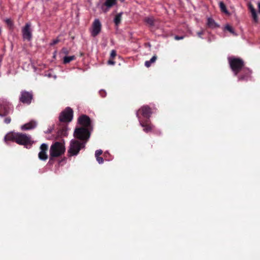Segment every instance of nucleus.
<instances>
[{"label": "nucleus", "instance_id": "nucleus-18", "mask_svg": "<svg viewBox=\"0 0 260 260\" xmlns=\"http://www.w3.org/2000/svg\"><path fill=\"white\" fill-rule=\"evenodd\" d=\"M249 8V9H250V11L251 13V15H252L253 20H254V21L255 22H257L258 18L257 16V14H256L255 10L251 5H250Z\"/></svg>", "mask_w": 260, "mask_h": 260}, {"label": "nucleus", "instance_id": "nucleus-3", "mask_svg": "<svg viewBox=\"0 0 260 260\" xmlns=\"http://www.w3.org/2000/svg\"><path fill=\"white\" fill-rule=\"evenodd\" d=\"M151 111L150 108L147 106H143L140 109L137 113V116L139 120V122L142 126L144 127V131L146 132L150 131L152 127L147 125L143 121V118H149L151 115Z\"/></svg>", "mask_w": 260, "mask_h": 260}, {"label": "nucleus", "instance_id": "nucleus-33", "mask_svg": "<svg viewBox=\"0 0 260 260\" xmlns=\"http://www.w3.org/2000/svg\"><path fill=\"white\" fill-rule=\"evenodd\" d=\"M114 61H112V60H109L108 61V64H112V65H113L114 64Z\"/></svg>", "mask_w": 260, "mask_h": 260}, {"label": "nucleus", "instance_id": "nucleus-1", "mask_svg": "<svg viewBox=\"0 0 260 260\" xmlns=\"http://www.w3.org/2000/svg\"><path fill=\"white\" fill-rule=\"evenodd\" d=\"M78 123L83 127L75 129L74 133V137L81 140H88L90 137V134L88 130L90 124V118L87 116L83 115L79 118Z\"/></svg>", "mask_w": 260, "mask_h": 260}, {"label": "nucleus", "instance_id": "nucleus-2", "mask_svg": "<svg viewBox=\"0 0 260 260\" xmlns=\"http://www.w3.org/2000/svg\"><path fill=\"white\" fill-rule=\"evenodd\" d=\"M5 141H12L16 142L19 144L23 145H30L31 144V141L29 136L20 133H8L5 136Z\"/></svg>", "mask_w": 260, "mask_h": 260}, {"label": "nucleus", "instance_id": "nucleus-5", "mask_svg": "<svg viewBox=\"0 0 260 260\" xmlns=\"http://www.w3.org/2000/svg\"><path fill=\"white\" fill-rule=\"evenodd\" d=\"M83 142H81L76 140H72L70 143V146L69 150V153L72 155H77L80 150L84 147L87 141L86 139L82 140Z\"/></svg>", "mask_w": 260, "mask_h": 260}, {"label": "nucleus", "instance_id": "nucleus-21", "mask_svg": "<svg viewBox=\"0 0 260 260\" xmlns=\"http://www.w3.org/2000/svg\"><path fill=\"white\" fill-rule=\"evenodd\" d=\"M75 58V56L74 55L70 56H65L63 58V63H68L70 61L74 60Z\"/></svg>", "mask_w": 260, "mask_h": 260}, {"label": "nucleus", "instance_id": "nucleus-24", "mask_svg": "<svg viewBox=\"0 0 260 260\" xmlns=\"http://www.w3.org/2000/svg\"><path fill=\"white\" fill-rule=\"evenodd\" d=\"M225 28L228 30V31H229L230 32H232V33H234V30H233V28L229 25H226L225 26Z\"/></svg>", "mask_w": 260, "mask_h": 260}, {"label": "nucleus", "instance_id": "nucleus-36", "mask_svg": "<svg viewBox=\"0 0 260 260\" xmlns=\"http://www.w3.org/2000/svg\"><path fill=\"white\" fill-rule=\"evenodd\" d=\"M120 1H121V2H123V1H124V0H120Z\"/></svg>", "mask_w": 260, "mask_h": 260}, {"label": "nucleus", "instance_id": "nucleus-22", "mask_svg": "<svg viewBox=\"0 0 260 260\" xmlns=\"http://www.w3.org/2000/svg\"><path fill=\"white\" fill-rule=\"evenodd\" d=\"M156 59V57L155 56H153L150 60H148L145 61V65L147 67H149L151 66L152 63H153L155 61Z\"/></svg>", "mask_w": 260, "mask_h": 260}, {"label": "nucleus", "instance_id": "nucleus-14", "mask_svg": "<svg viewBox=\"0 0 260 260\" xmlns=\"http://www.w3.org/2000/svg\"><path fill=\"white\" fill-rule=\"evenodd\" d=\"M37 126V123L35 121H31L21 126L22 130H29L35 128Z\"/></svg>", "mask_w": 260, "mask_h": 260}, {"label": "nucleus", "instance_id": "nucleus-15", "mask_svg": "<svg viewBox=\"0 0 260 260\" xmlns=\"http://www.w3.org/2000/svg\"><path fill=\"white\" fill-rule=\"evenodd\" d=\"M207 24L208 26L211 28H215L219 27V25L215 22L213 19L211 18H208Z\"/></svg>", "mask_w": 260, "mask_h": 260}, {"label": "nucleus", "instance_id": "nucleus-34", "mask_svg": "<svg viewBox=\"0 0 260 260\" xmlns=\"http://www.w3.org/2000/svg\"><path fill=\"white\" fill-rule=\"evenodd\" d=\"M258 11L260 13V3L258 4Z\"/></svg>", "mask_w": 260, "mask_h": 260}, {"label": "nucleus", "instance_id": "nucleus-32", "mask_svg": "<svg viewBox=\"0 0 260 260\" xmlns=\"http://www.w3.org/2000/svg\"><path fill=\"white\" fill-rule=\"evenodd\" d=\"M175 39L177 40H181V39H183V37H179L178 36H176L175 37Z\"/></svg>", "mask_w": 260, "mask_h": 260}, {"label": "nucleus", "instance_id": "nucleus-23", "mask_svg": "<svg viewBox=\"0 0 260 260\" xmlns=\"http://www.w3.org/2000/svg\"><path fill=\"white\" fill-rule=\"evenodd\" d=\"M145 22L150 26H152L154 23V19L153 17H147L145 18Z\"/></svg>", "mask_w": 260, "mask_h": 260}, {"label": "nucleus", "instance_id": "nucleus-29", "mask_svg": "<svg viewBox=\"0 0 260 260\" xmlns=\"http://www.w3.org/2000/svg\"><path fill=\"white\" fill-rule=\"evenodd\" d=\"M11 122V118L9 117H7L5 119V122L7 124Z\"/></svg>", "mask_w": 260, "mask_h": 260}, {"label": "nucleus", "instance_id": "nucleus-12", "mask_svg": "<svg viewBox=\"0 0 260 260\" xmlns=\"http://www.w3.org/2000/svg\"><path fill=\"white\" fill-rule=\"evenodd\" d=\"M30 27V25L29 23H27L22 29L23 38L25 40H30L31 38Z\"/></svg>", "mask_w": 260, "mask_h": 260}, {"label": "nucleus", "instance_id": "nucleus-28", "mask_svg": "<svg viewBox=\"0 0 260 260\" xmlns=\"http://www.w3.org/2000/svg\"><path fill=\"white\" fill-rule=\"evenodd\" d=\"M110 55L112 58H114L116 55V51L114 50H112L111 52Z\"/></svg>", "mask_w": 260, "mask_h": 260}, {"label": "nucleus", "instance_id": "nucleus-30", "mask_svg": "<svg viewBox=\"0 0 260 260\" xmlns=\"http://www.w3.org/2000/svg\"><path fill=\"white\" fill-rule=\"evenodd\" d=\"M62 52L65 54H68L69 53V51L66 48H63L62 49Z\"/></svg>", "mask_w": 260, "mask_h": 260}, {"label": "nucleus", "instance_id": "nucleus-8", "mask_svg": "<svg viewBox=\"0 0 260 260\" xmlns=\"http://www.w3.org/2000/svg\"><path fill=\"white\" fill-rule=\"evenodd\" d=\"M73 118V111L70 108H67L63 111L59 116V119L62 122H70Z\"/></svg>", "mask_w": 260, "mask_h": 260}, {"label": "nucleus", "instance_id": "nucleus-7", "mask_svg": "<svg viewBox=\"0 0 260 260\" xmlns=\"http://www.w3.org/2000/svg\"><path fill=\"white\" fill-rule=\"evenodd\" d=\"M12 111V105L7 101H2L0 103V116L6 115Z\"/></svg>", "mask_w": 260, "mask_h": 260}, {"label": "nucleus", "instance_id": "nucleus-10", "mask_svg": "<svg viewBox=\"0 0 260 260\" xmlns=\"http://www.w3.org/2000/svg\"><path fill=\"white\" fill-rule=\"evenodd\" d=\"M40 149V151L38 154L39 159L42 160H46L48 158V155L47 154L48 145L43 143L41 145Z\"/></svg>", "mask_w": 260, "mask_h": 260}, {"label": "nucleus", "instance_id": "nucleus-6", "mask_svg": "<svg viewBox=\"0 0 260 260\" xmlns=\"http://www.w3.org/2000/svg\"><path fill=\"white\" fill-rule=\"evenodd\" d=\"M229 61L232 70L236 75L243 66V61L239 59L234 57H229Z\"/></svg>", "mask_w": 260, "mask_h": 260}, {"label": "nucleus", "instance_id": "nucleus-11", "mask_svg": "<svg viewBox=\"0 0 260 260\" xmlns=\"http://www.w3.org/2000/svg\"><path fill=\"white\" fill-rule=\"evenodd\" d=\"M32 97V94L26 91H22L20 100L23 103L29 104L31 102Z\"/></svg>", "mask_w": 260, "mask_h": 260}, {"label": "nucleus", "instance_id": "nucleus-27", "mask_svg": "<svg viewBox=\"0 0 260 260\" xmlns=\"http://www.w3.org/2000/svg\"><path fill=\"white\" fill-rule=\"evenodd\" d=\"M59 40L58 39H56L53 40L52 42L50 43V45H54L59 42Z\"/></svg>", "mask_w": 260, "mask_h": 260}, {"label": "nucleus", "instance_id": "nucleus-17", "mask_svg": "<svg viewBox=\"0 0 260 260\" xmlns=\"http://www.w3.org/2000/svg\"><path fill=\"white\" fill-rule=\"evenodd\" d=\"M249 8V9H250V11L251 13V15H252L253 20H254V21L255 22H257L258 18L257 16V14H256L255 10L251 5H250Z\"/></svg>", "mask_w": 260, "mask_h": 260}, {"label": "nucleus", "instance_id": "nucleus-19", "mask_svg": "<svg viewBox=\"0 0 260 260\" xmlns=\"http://www.w3.org/2000/svg\"><path fill=\"white\" fill-rule=\"evenodd\" d=\"M122 14V13H120L115 16V18L114 19V22L116 25H118L121 22Z\"/></svg>", "mask_w": 260, "mask_h": 260}, {"label": "nucleus", "instance_id": "nucleus-31", "mask_svg": "<svg viewBox=\"0 0 260 260\" xmlns=\"http://www.w3.org/2000/svg\"><path fill=\"white\" fill-rule=\"evenodd\" d=\"M197 34L199 37L201 38L202 35L203 34V31H201L198 32L197 33Z\"/></svg>", "mask_w": 260, "mask_h": 260}, {"label": "nucleus", "instance_id": "nucleus-16", "mask_svg": "<svg viewBox=\"0 0 260 260\" xmlns=\"http://www.w3.org/2000/svg\"><path fill=\"white\" fill-rule=\"evenodd\" d=\"M249 8V9H250V11L251 13V15H252L253 20H254V21L255 22H257L258 18L257 16V14H256L255 10L251 5H250Z\"/></svg>", "mask_w": 260, "mask_h": 260}, {"label": "nucleus", "instance_id": "nucleus-26", "mask_svg": "<svg viewBox=\"0 0 260 260\" xmlns=\"http://www.w3.org/2000/svg\"><path fill=\"white\" fill-rule=\"evenodd\" d=\"M96 160L98 161V162L100 164H103L104 162L103 158L102 157H101L100 156L96 157Z\"/></svg>", "mask_w": 260, "mask_h": 260}, {"label": "nucleus", "instance_id": "nucleus-25", "mask_svg": "<svg viewBox=\"0 0 260 260\" xmlns=\"http://www.w3.org/2000/svg\"><path fill=\"white\" fill-rule=\"evenodd\" d=\"M103 153V151L102 150H98L95 151V156L96 157L100 156V155H101Z\"/></svg>", "mask_w": 260, "mask_h": 260}, {"label": "nucleus", "instance_id": "nucleus-9", "mask_svg": "<svg viewBox=\"0 0 260 260\" xmlns=\"http://www.w3.org/2000/svg\"><path fill=\"white\" fill-rule=\"evenodd\" d=\"M101 30V23L100 20L98 19L94 20L93 22L91 34L92 36H96L98 35Z\"/></svg>", "mask_w": 260, "mask_h": 260}, {"label": "nucleus", "instance_id": "nucleus-35", "mask_svg": "<svg viewBox=\"0 0 260 260\" xmlns=\"http://www.w3.org/2000/svg\"><path fill=\"white\" fill-rule=\"evenodd\" d=\"M103 92H104V91H101V94H102Z\"/></svg>", "mask_w": 260, "mask_h": 260}, {"label": "nucleus", "instance_id": "nucleus-20", "mask_svg": "<svg viewBox=\"0 0 260 260\" xmlns=\"http://www.w3.org/2000/svg\"><path fill=\"white\" fill-rule=\"evenodd\" d=\"M219 5L220 9L222 12L226 14H229V13L226 8V6L223 2H220L219 3Z\"/></svg>", "mask_w": 260, "mask_h": 260}, {"label": "nucleus", "instance_id": "nucleus-13", "mask_svg": "<svg viewBox=\"0 0 260 260\" xmlns=\"http://www.w3.org/2000/svg\"><path fill=\"white\" fill-rule=\"evenodd\" d=\"M116 4V0H106L102 9L104 12H107L110 8Z\"/></svg>", "mask_w": 260, "mask_h": 260}, {"label": "nucleus", "instance_id": "nucleus-4", "mask_svg": "<svg viewBox=\"0 0 260 260\" xmlns=\"http://www.w3.org/2000/svg\"><path fill=\"white\" fill-rule=\"evenodd\" d=\"M65 146L62 143L55 142L53 144L50 148V155L51 157H57L64 153Z\"/></svg>", "mask_w": 260, "mask_h": 260}]
</instances>
